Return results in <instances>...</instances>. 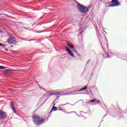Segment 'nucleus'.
Wrapping results in <instances>:
<instances>
[{"label": "nucleus", "mask_w": 127, "mask_h": 127, "mask_svg": "<svg viewBox=\"0 0 127 127\" xmlns=\"http://www.w3.org/2000/svg\"><path fill=\"white\" fill-rule=\"evenodd\" d=\"M65 51L67 52V53L73 58H75V56L74 55V53H73V52L69 49L68 47H65Z\"/></svg>", "instance_id": "423d86ee"}, {"label": "nucleus", "mask_w": 127, "mask_h": 127, "mask_svg": "<svg viewBox=\"0 0 127 127\" xmlns=\"http://www.w3.org/2000/svg\"><path fill=\"white\" fill-rule=\"evenodd\" d=\"M106 55L107 56V57L106 58H111V57L108 54V53H107Z\"/></svg>", "instance_id": "5701e85b"}, {"label": "nucleus", "mask_w": 127, "mask_h": 127, "mask_svg": "<svg viewBox=\"0 0 127 127\" xmlns=\"http://www.w3.org/2000/svg\"><path fill=\"white\" fill-rule=\"evenodd\" d=\"M77 115V116H78V117H79V115H78L77 114H76Z\"/></svg>", "instance_id": "a18cd8bd"}, {"label": "nucleus", "mask_w": 127, "mask_h": 127, "mask_svg": "<svg viewBox=\"0 0 127 127\" xmlns=\"http://www.w3.org/2000/svg\"><path fill=\"white\" fill-rule=\"evenodd\" d=\"M22 40H24V41H27V40H26V39H22Z\"/></svg>", "instance_id": "2f4dec72"}, {"label": "nucleus", "mask_w": 127, "mask_h": 127, "mask_svg": "<svg viewBox=\"0 0 127 127\" xmlns=\"http://www.w3.org/2000/svg\"><path fill=\"white\" fill-rule=\"evenodd\" d=\"M59 109H58V111H61L62 112H64V110L62 109L61 107H59Z\"/></svg>", "instance_id": "a211bd4d"}, {"label": "nucleus", "mask_w": 127, "mask_h": 127, "mask_svg": "<svg viewBox=\"0 0 127 127\" xmlns=\"http://www.w3.org/2000/svg\"><path fill=\"white\" fill-rule=\"evenodd\" d=\"M11 47H13V46H11Z\"/></svg>", "instance_id": "c03bdc74"}, {"label": "nucleus", "mask_w": 127, "mask_h": 127, "mask_svg": "<svg viewBox=\"0 0 127 127\" xmlns=\"http://www.w3.org/2000/svg\"><path fill=\"white\" fill-rule=\"evenodd\" d=\"M70 103H66V104H61L60 106H66V105H68Z\"/></svg>", "instance_id": "aec40b11"}, {"label": "nucleus", "mask_w": 127, "mask_h": 127, "mask_svg": "<svg viewBox=\"0 0 127 127\" xmlns=\"http://www.w3.org/2000/svg\"><path fill=\"white\" fill-rule=\"evenodd\" d=\"M111 2L113 3L109 5L110 7H114V6H119V5H121V3L119 1V0H112Z\"/></svg>", "instance_id": "7ed1b4c3"}, {"label": "nucleus", "mask_w": 127, "mask_h": 127, "mask_svg": "<svg viewBox=\"0 0 127 127\" xmlns=\"http://www.w3.org/2000/svg\"><path fill=\"white\" fill-rule=\"evenodd\" d=\"M74 52H75L76 54H78V52H77V51H75Z\"/></svg>", "instance_id": "473e14b6"}, {"label": "nucleus", "mask_w": 127, "mask_h": 127, "mask_svg": "<svg viewBox=\"0 0 127 127\" xmlns=\"http://www.w3.org/2000/svg\"><path fill=\"white\" fill-rule=\"evenodd\" d=\"M33 122L36 126H41L42 124H44V119L40 120V117L39 116H32Z\"/></svg>", "instance_id": "f257e3e1"}, {"label": "nucleus", "mask_w": 127, "mask_h": 127, "mask_svg": "<svg viewBox=\"0 0 127 127\" xmlns=\"http://www.w3.org/2000/svg\"><path fill=\"white\" fill-rule=\"evenodd\" d=\"M47 100H48V98H47V99H46L45 100V101L43 103V104L41 105L40 107H41V106H42L43 105V104H44V103H45V102H46L47 101Z\"/></svg>", "instance_id": "412c9836"}, {"label": "nucleus", "mask_w": 127, "mask_h": 127, "mask_svg": "<svg viewBox=\"0 0 127 127\" xmlns=\"http://www.w3.org/2000/svg\"><path fill=\"white\" fill-rule=\"evenodd\" d=\"M87 88H88V87H87V86H85L84 87L81 88L78 90L73 91L72 93H78L79 92H81V91H85V90H87Z\"/></svg>", "instance_id": "6e6552de"}, {"label": "nucleus", "mask_w": 127, "mask_h": 127, "mask_svg": "<svg viewBox=\"0 0 127 127\" xmlns=\"http://www.w3.org/2000/svg\"><path fill=\"white\" fill-rule=\"evenodd\" d=\"M71 89H72V88H67L66 89V91H68V90H71Z\"/></svg>", "instance_id": "7c9ffc66"}, {"label": "nucleus", "mask_w": 127, "mask_h": 127, "mask_svg": "<svg viewBox=\"0 0 127 127\" xmlns=\"http://www.w3.org/2000/svg\"><path fill=\"white\" fill-rule=\"evenodd\" d=\"M52 112H54V110H53V109H51V111L50 112V114H51V113H52Z\"/></svg>", "instance_id": "393cba45"}, {"label": "nucleus", "mask_w": 127, "mask_h": 127, "mask_svg": "<svg viewBox=\"0 0 127 127\" xmlns=\"http://www.w3.org/2000/svg\"><path fill=\"white\" fill-rule=\"evenodd\" d=\"M6 67L0 65V70H3V69H5Z\"/></svg>", "instance_id": "4468645a"}, {"label": "nucleus", "mask_w": 127, "mask_h": 127, "mask_svg": "<svg viewBox=\"0 0 127 127\" xmlns=\"http://www.w3.org/2000/svg\"><path fill=\"white\" fill-rule=\"evenodd\" d=\"M77 56H80V54H77Z\"/></svg>", "instance_id": "58836bf2"}, {"label": "nucleus", "mask_w": 127, "mask_h": 127, "mask_svg": "<svg viewBox=\"0 0 127 127\" xmlns=\"http://www.w3.org/2000/svg\"><path fill=\"white\" fill-rule=\"evenodd\" d=\"M60 91H59V92H58L57 93V95H60Z\"/></svg>", "instance_id": "a878e982"}, {"label": "nucleus", "mask_w": 127, "mask_h": 127, "mask_svg": "<svg viewBox=\"0 0 127 127\" xmlns=\"http://www.w3.org/2000/svg\"><path fill=\"white\" fill-rule=\"evenodd\" d=\"M71 106H74V105H71Z\"/></svg>", "instance_id": "09e8293b"}, {"label": "nucleus", "mask_w": 127, "mask_h": 127, "mask_svg": "<svg viewBox=\"0 0 127 127\" xmlns=\"http://www.w3.org/2000/svg\"><path fill=\"white\" fill-rule=\"evenodd\" d=\"M82 106H85L84 104H82Z\"/></svg>", "instance_id": "49530a36"}, {"label": "nucleus", "mask_w": 127, "mask_h": 127, "mask_svg": "<svg viewBox=\"0 0 127 127\" xmlns=\"http://www.w3.org/2000/svg\"><path fill=\"white\" fill-rule=\"evenodd\" d=\"M75 51H76V49H74L73 48V49L72 50V51L73 52H75Z\"/></svg>", "instance_id": "cd10ccee"}, {"label": "nucleus", "mask_w": 127, "mask_h": 127, "mask_svg": "<svg viewBox=\"0 0 127 127\" xmlns=\"http://www.w3.org/2000/svg\"><path fill=\"white\" fill-rule=\"evenodd\" d=\"M47 31L44 30H42L41 31H35V32H36V33H41L42 32H46Z\"/></svg>", "instance_id": "f8f14e48"}, {"label": "nucleus", "mask_w": 127, "mask_h": 127, "mask_svg": "<svg viewBox=\"0 0 127 127\" xmlns=\"http://www.w3.org/2000/svg\"><path fill=\"white\" fill-rule=\"evenodd\" d=\"M32 39L27 40V41H32Z\"/></svg>", "instance_id": "bb28decb"}, {"label": "nucleus", "mask_w": 127, "mask_h": 127, "mask_svg": "<svg viewBox=\"0 0 127 127\" xmlns=\"http://www.w3.org/2000/svg\"><path fill=\"white\" fill-rule=\"evenodd\" d=\"M106 116H107V114H106V115L103 117V118H105Z\"/></svg>", "instance_id": "79ce46f5"}, {"label": "nucleus", "mask_w": 127, "mask_h": 127, "mask_svg": "<svg viewBox=\"0 0 127 127\" xmlns=\"http://www.w3.org/2000/svg\"><path fill=\"white\" fill-rule=\"evenodd\" d=\"M77 9L79 12L81 13H87L89 12V8L86 7V6L81 4H77Z\"/></svg>", "instance_id": "f03ea898"}, {"label": "nucleus", "mask_w": 127, "mask_h": 127, "mask_svg": "<svg viewBox=\"0 0 127 127\" xmlns=\"http://www.w3.org/2000/svg\"><path fill=\"white\" fill-rule=\"evenodd\" d=\"M103 32L106 33V31L103 30Z\"/></svg>", "instance_id": "37998d69"}, {"label": "nucleus", "mask_w": 127, "mask_h": 127, "mask_svg": "<svg viewBox=\"0 0 127 127\" xmlns=\"http://www.w3.org/2000/svg\"><path fill=\"white\" fill-rule=\"evenodd\" d=\"M53 95H56V94H55V93H51L50 94V96H53Z\"/></svg>", "instance_id": "b1692460"}, {"label": "nucleus", "mask_w": 127, "mask_h": 127, "mask_svg": "<svg viewBox=\"0 0 127 127\" xmlns=\"http://www.w3.org/2000/svg\"><path fill=\"white\" fill-rule=\"evenodd\" d=\"M60 93H64V91H60Z\"/></svg>", "instance_id": "f704fd0d"}, {"label": "nucleus", "mask_w": 127, "mask_h": 127, "mask_svg": "<svg viewBox=\"0 0 127 127\" xmlns=\"http://www.w3.org/2000/svg\"><path fill=\"white\" fill-rule=\"evenodd\" d=\"M40 25H41V24H40Z\"/></svg>", "instance_id": "8fccbe9b"}, {"label": "nucleus", "mask_w": 127, "mask_h": 127, "mask_svg": "<svg viewBox=\"0 0 127 127\" xmlns=\"http://www.w3.org/2000/svg\"><path fill=\"white\" fill-rule=\"evenodd\" d=\"M93 75H94V74L93 73H91V76H93Z\"/></svg>", "instance_id": "ea45409f"}, {"label": "nucleus", "mask_w": 127, "mask_h": 127, "mask_svg": "<svg viewBox=\"0 0 127 127\" xmlns=\"http://www.w3.org/2000/svg\"><path fill=\"white\" fill-rule=\"evenodd\" d=\"M65 113L66 114H72V112H65Z\"/></svg>", "instance_id": "c756f323"}, {"label": "nucleus", "mask_w": 127, "mask_h": 127, "mask_svg": "<svg viewBox=\"0 0 127 127\" xmlns=\"http://www.w3.org/2000/svg\"><path fill=\"white\" fill-rule=\"evenodd\" d=\"M32 26H34V24H33L32 25Z\"/></svg>", "instance_id": "a19ab883"}, {"label": "nucleus", "mask_w": 127, "mask_h": 127, "mask_svg": "<svg viewBox=\"0 0 127 127\" xmlns=\"http://www.w3.org/2000/svg\"><path fill=\"white\" fill-rule=\"evenodd\" d=\"M71 113H75L76 114V112H75V111H72V112H71Z\"/></svg>", "instance_id": "4c0bfd02"}, {"label": "nucleus", "mask_w": 127, "mask_h": 127, "mask_svg": "<svg viewBox=\"0 0 127 127\" xmlns=\"http://www.w3.org/2000/svg\"><path fill=\"white\" fill-rule=\"evenodd\" d=\"M71 89H74V90H78L79 89V86H75L74 87H72Z\"/></svg>", "instance_id": "2eb2a0df"}, {"label": "nucleus", "mask_w": 127, "mask_h": 127, "mask_svg": "<svg viewBox=\"0 0 127 127\" xmlns=\"http://www.w3.org/2000/svg\"><path fill=\"white\" fill-rule=\"evenodd\" d=\"M90 63V60L87 62L86 66H87V65L88 64V63Z\"/></svg>", "instance_id": "c85d7f7f"}, {"label": "nucleus", "mask_w": 127, "mask_h": 127, "mask_svg": "<svg viewBox=\"0 0 127 127\" xmlns=\"http://www.w3.org/2000/svg\"><path fill=\"white\" fill-rule=\"evenodd\" d=\"M90 93H88V95H92L93 96V93H92V91L91 89H89Z\"/></svg>", "instance_id": "6ab92c4d"}, {"label": "nucleus", "mask_w": 127, "mask_h": 127, "mask_svg": "<svg viewBox=\"0 0 127 127\" xmlns=\"http://www.w3.org/2000/svg\"><path fill=\"white\" fill-rule=\"evenodd\" d=\"M42 18H43V16H42L40 18V19H41Z\"/></svg>", "instance_id": "c9c22d12"}, {"label": "nucleus", "mask_w": 127, "mask_h": 127, "mask_svg": "<svg viewBox=\"0 0 127 127\" xmlns=\"http://www.w3.org/2000/svg\"><path fill=\"white\" fill-rule=\"evenodd\" d=\"M26 29H27V28H26Z\"/></svg>", "instance_id": "603ef678"}, {"label": "nucleus", "mask_w": 127, "mask_h": 127, "mask_svg": "<svg viewBox=\"0 0 127 127\" xmlns=\"http://www.w3.org/2000/svg\"><path fill=\"white\" fill-rule=\"evenodd\" d=\"M86 93H74L72 95H85Z\"/></svg>", "instance_id": "dca6fc26"}, {"label": "nucleus", "mask_w": 127, "mask_h": 127, "mask_svg": "<svg viewBox=\"0 0 127 127\" xmlns=\"http://www.w3.org/2000/svg\"><path fill=\"white\" fill-rule=\"evenodd\" d=\"M59 97L60 96L57 97V98L54 100V101L53 103V106L52 109L53 110V111H54V112H55V111H58V109H57V107H55V102H56V100H57V99H58Z\"/></svg>", "instance_id": "0eeeda50"}, {"label": "nucleus", "mask_w": 127, "mask_h": 127, "mask_svg": "<svg viewBox=\"0 0 127 127\" xmlns=\"http://www.w3.org/2000/svg\"><path fill=\"white\" fill-rule=\"evenodd\" d=\"M1 30H0V31Z\"/></svg>", "instance_id": "864d4df0"}, {"label": "nucleus", "mask_w": 127, "mask_h": 127, "mask_svg": "<svg viewBox=\"0 0 127 127\" xmlns=\"http://www.w3.org/2000/svg\"><path fill=\"white\" fill-rule=\"evenodd\" d=\"M13 39H14V37H9L7 40V43H9V44H14V42H16V41Z\"/></svg>", "instance_id": "39448f33"}, {"label": "nucleus", "mask_w": 127, "mask_h": 127, "mask_svg": "<svg viewBox=\"0 0 127 127\" xmlns=\"http://www.w3.org/2000/svg\"><path fill=\"white\" fill-rule=\"evenodd\" d=\"M66 45L68 46L70 49H74V45L71 43H67Z\"/></svg>", "instance_id": "9d476101"}, {"label": "nucleus", "mask_w": 127, "mask_h": 127, "mask_svg": "<svg viewBox=\"0 0 127 127\" xmlns=\"http://www.w3.org/2000/svg\"><path fill=\"white\" fill-rule=\"evenodd\" d=\"M5 51H8V50L7 49H6L5 50Z\"/></svg>", "instance_id": "e433bc0d"}, {"label": "nucleus", "mask_w": 127, "mask_h": 127, "mask_svg": "<svg viewBox=\"0 0 127 127\" xmlns=\"http://www.w3.org/2000/svg\"><path fill=\"white\" fill-rule=\"evenodd\" d=\"M0 46H2V47L4 48L6 46V45H3V44H2V43H0Z\"/></svg>", "instance_id": "f3484780"}, {"label": "nucleus", "mask_w": 127, "mask_h": 127, "mask_svg": "<svg viewBox=\"0 0 127 127\" xmlns=\"http://www.w3.org/2000/svg\"><path fill=\"white\" fill-rule=\"evenodd\" d=\"M95 102H96V103H97V104H100V103H101V101H100V100H97V101H95Z\"/></svg>", "instance_id": "4be33fe9"}, {"label": "nucleus", "mask_w": 127, "mask_h": 127, "mask_svg": "<svg viewBox=\"0 0 127 127\" xmlns=\"http://www.w3.org/2000/svg\"><path fill=\"white\" fill-rule=\"evenodd\" d=\"M58 101H57L56 103H58Z\"/></svg>", "instance_id": "de8ad7c7"}, {"label": "nucleus", "mask_w": 127, "mask_h": 127, "mask_svg": "<svg viewBox=\"0 0 127 127\" xmlns=\"http://www.w3.org/2000/svg\"><path fill=\"white\" fill-rule=\"evenodd\" d=\"M69 95H72L71 93H66L65 94H62V96H69Z\"/></svg>", "instance_id": "ddd939ff"}, {"label": "nucleus", "mask_w": 127, "mask_h": 127, "mask_svg": "<svg viewBox=\"0 0 127 127\" xmlns=\"http://www.w3.org/2000/svg\"><path fill=\"white\" fill-rule=\"evenodd\" d=\"M82 101V103L83 104L84 103V101L83 100H80L79 101Z\"/></svg>", "instance_id": "72a5a7b5"}, {"label": "nucleus", "mask_w": 127, "mask_h": 127, "mask_svg": "<svg viewBox=\"0 0 127 127\" xmlns=\"http://www.w3.org/2000/svg\"><path fill=\"white\" fill-rule=\"evenodd\" d=\"M95 102H96V99H93L89 101H87V102H85V103L89 105V104H90V103H95Z\"/></svg>", "instance_id": "9b49d317"}, {"label": "nucleus", "mask_w": 127, "mask_h": 127, "mask_svg": "<svg viewBox=\"0 0 127 127\" xmlns=\"http://www.w3.org/2000/svg\"><path fill=\"white\" fill-rule=\"evenodd\" d=\"M7 118V115H6V113L2 111H0V121H3V120Z\"/></svg>", "instance_id": "20e7f679"}, {"label": "nucleus", "mask_w": 127, "mask_h": 127, "mask_svg": "<svg viewBox=\"0 0 127 127\" xmlns=\"http://www.w3.org/2000/svg\"><path fill=\"white\" fill-rule=\"evenodd\" d=\"M49 117H50V116H49V115L48 117L49 118Z\"/></svg>", "instance_id": "3c124183"}, {"label": "nucleus", "mask_w": 127, "mask_h": 127, "mask_svg": "<svg viewBox=\"0 0 127 127\" xmlns=\"http://www.w3.org/2000/svg\"><path fill=\"white\" fill-rule=\"evenodd\" d=\"M10 107L11 108V109L13 111V113H14V114H16V111H15V107L14 106V104H13V103H10Z\"/></svg>", "instance_id": "1a4fd4ad"}]
</instances>
